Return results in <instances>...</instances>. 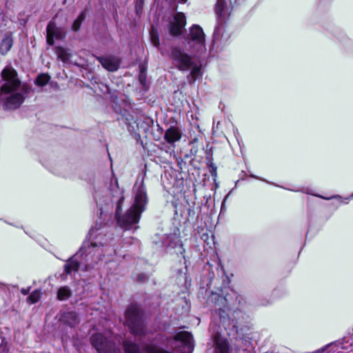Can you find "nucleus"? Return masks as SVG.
I'll use <instances>...</instances> for the list:
<instances>
[{"label":"nucleus","instance_id":"f257e3e1","mask_svg":"<svg viewBox=\"0 0 353 353\" xmlns=\"http://www.w3.org/2000/svg\"><path fill=\"white\" fill-rule=\"evenodd\" d=\"M105 243V235L101 224L92 227L79 250L65 263L64 272H77L81 265H84V271L92 268L101 259Z\"/></svg>","mask_w":353,"mask_h":353},{"label":"nucleus","instance_id":"f03ea898","mask_svg":"<svg viewBox=\"0 0 353 353\" xmlns=\"http://www.w3.org/2000/svg\"><path fill=\"white\" fill-rule=\"evenodd\" d=\"M134 203L126 212L121 216V205L124 201L123 190L118 185L117 181L112 183L110 192L112 202L116 204L115 217L119 225L125 229H130L139 223L141 213L145 210L148 196L143 179H137L133 186Z\"/></svg>","mask_w":353,"mask_h":353},{"label":"nucleus","instance_id":"7ed1b4c3","mask_svg":"<svg viewBox=\"0 0 353 353\" xmlns=\"http://www.w3.org/2000/svg\"><path fill=\"white\" fill-rule=\"evenodd\" d=\"M208 301L214 304L225 329L229 335L238 333V324L243 318V314L239 306L245 303L244 298L236 292L231 290L225 296H221L216 293H212Z\"/></svg>","mask_w":353,"mask_h":353},{"label":"nucleus","instance_id":"20e7f679","mask_svg":"<svg viewBox=\"0 0 353 353\" xmlns=\"http://www.w3.org/2000/svg\"><path fill=\"white\" fill-rule=\"evenodd\" d=\"M3 83L0 86V105L4 110L19 108L30 92L27 83H21L15 70L6 67L1 72Z\"/></svg>","mask_w":353,"mask_h":353},{"label":"nucleus","instance_id":"39448f33","mask_svg":"<svg viewBox=\"0 0 353 353\" xmlns=\"http://www.w3.org/2000/svg\"><path fill=\"white\" fill-rule=\"evenodd\" d=\"M121 336L113 334L110 329L97 332L90 337V343L98 353H121Z\"/></svg>","mask_w":353,"mask_h":353},{"label":"nucleus","instance_id":"423d86ee","mask_svg":"<svg viewBox=\"0 0 353 353\" xmlns=\"http://www.w3.org/2000/svg\"><path fill=\"white\" fill-rule=\"evenodd\" d=\"M170 59L173 65L181 71L190 70L188 75V81L192 84L202 75L201 66L197 64L191 56L185 52L178 47H173L171 49Z\"/></svg>","mask_w":353,"mask_h":353},{"label":"nucleus","instance_id":"0eeeda50","mask_svg":"<svg viewBox=\"0 0 353 353\" xmlns=\"http://www.w3.org/2000/svg\"><path fill=\"white\" fill-rule=\"evenodd\" d=\"M125 323L131 334L142 336L145 334L143 312L137 304H131L125 312Z\"/></svg>","mask_w":353,"mask_h":353},{"label":"nucleus","instance_id":"6e6552de","mask_svg":"<svg viewBox=\"0 0 353 353\" xmlns=\"http://www.w3.org/2000/svg\"><path fill=\"white\" fill-rule=\"evenodd\" d=\"M185 41L192 52L201 53L206 50L205 34L203 29L198 25H193L190 28Z\"/></svg>","mask_w":353,"mask_h":353},{"label":"nucleus","instance_id":"1a4fd4ad","mask_svg":"<svg viewBox=\"0 0 353 353\" xmlns=\"http://www.w3.org/2000/svg\"><path fill=\"white\" fill-rule=\"evenodd\" d=\"M186 24L185 16L183 12H177L170 22L169 31L172 36H179L183 33Z\"/></svg>","mask_w":353,"mask_h":353},{"label":"nucleus","instance_id":"9d476101","mask_svg":"<svg viewBox=\"0 0 353 353\" xmlns=\"http://www.w3.org/2000/svg\"><path fill=\"white\" fill-rule=\"evenodd\" d=\"M47 43L50 46H53L54 39H62L65 37V32L62 28L57 27L54 23L50 22L46 28Z\"/></svg>","mask_w":353,"mask_h":353},{"label":"nucleus","instance_id":"9b49d317","mask_svg":"<svg viewBox=\"0 0 353 353\" xmlns=\"http://www.w3.org/2000/svg\"><path fill=\"white\" fill-rule=\"evenodd\" d=\"M215 353H230L231 348L228 341L217 333L212 336Z\"/></svg>","mask_w":353,"mask_h":353},{"label":"nucleus","instance_id":"f8f14e48","mask_svg":"<svg viewBox=\"0 0 353 353\" xmlns=\"http://www.w3.org/2000/svg\"><path fill=\"white\" fill-rule=\"evenodd\" d=\"M215 12L217 16L218 24L215 28L214 32L218 33L220 30L221 26L225 22L228 15L224 0H217Z\"/></svg>","mask_w":353,"mask_h":353},{"label":"nucleus","instance_id":"ddd939ff","mask_svg":"<svg viewBox=\"0 0 353 353\" xmlns=\"http://www.w3.org/2000/svg\"><path fill=\"white\" fill-rule=\"evenodd\" d=\"M97 59L100 62L102 66L108 71L114 72L117 70L119 68L120 60L117 57H97Z\"/></svg>","mask_w":353,"mask_h":353},{"label":"nucleus","instance_id":"4468645a","mask_svg":"<svg viewBox=\"0 0 353 353\" xmlns=\"http://www.w3.org/2000/svg\"><path fill=\"white\" fill-rule=\"evenodd\" d=\"M182 130L176 126H170L168 128L164 134V139L168 143H174L181 139Z\"/></svg>","mask_w":353,"mask_h":353},{"label":"nucleus","instance_id":"2eb2a0df","mask_svg":"<svg viewBox=\"0 0 353 353\" xmlns=\"http://www.w3.org/2000/svg\"><path fill=\"white\" fill-rule=\"evenodd\" d=\"M59 321L71 327L76 326L79 323V318L74 312H66L61 314Z\"/></svg>","mask_w":353,"mask_h":353},{"label":"nucleus","instance_id":"dca6fc26","mask_svg":"<svg viewBox=\"0 0 353 353\" xmlns=\"http://www.w3.org/2000/svg\"><path fill=\"white\" fill-rule=\"evenodd\" d=\"M13 45V39L10 33L6 34L0 42V53L5 55L11 49Z\"/></svg>","mask_w":353,"mask_h":353},{"label":"nucleus","instance_id":"f3484780","mask_svg":"<svg viewBox=\"0 0 353 353\" xmlns=\"http://www.w3.org/2000/svg\"><path fill=\"white\" fill-rule=\"evenodd\" d=\"M168 240L169 241L168 244V248L176 249V254H183L185 249L183 248V244L181 239L174 235L168 236Z\"/></svg>","mask_w":353,"mask_h":353},{"label":"nucleus","instance_id":"a211bd4d","mask_svg":"<svg viewBox=\"0 0 353 353\" xmlns=\"http://www.w3.org/2000/svg\"><path fill=\"white\" fill-rule=\"evenodd\" d=\"M72 295V292L67 286L60 288L57 292V299L60 301H64L70 298Z\"/></svg>","mask_w":353,"mask_h":353},{"label":"nucleus","instance_id":"6ab92c4d","mask_svg":"<svg viewBox=\"0 0 353 353\" xmlns=\"http://www.w3.org/2000/svg\"><path fill=\"white\" fill-rule=\"evenodd\" d=\"M55 53L57 54L58 58L61 60L63 62H68L70 59V54L63 47H56L55 49Z\"/></svg>","mask_w":353,"mask_h":353},{"label":"nucleus","instance_id":"aec40b11","mask_svg":"<svg viewBox=\"0 0 353 353\" xmlns=\"http://www.w3.org/2000/svg\"><path fill=\"white\" fill-rule=\"evenodd\" d=\"M150 37L151 43L153 44V46L156 48H159L160 45L159 32L157 29L154 26H152L150 30Z\"/></svg>","mask_w":353,"mask_h":353},{"label":"nucleus","instance_id":"412c9836","mask_svg":"<svg viewBox=\"0 0 353 353\" xmlns=\"http://www.w3.org/2000/svg\"><path fill=\"white\" fill-rule=\"evenodd\" d=\"M50 77L49 75L46 74H40L35 79L34 83L37 85L41 87L46 85L50 81Z\"/></svg>","mask_w":353,"mask_h":353},{"label":"nucleus","instance_id":"4be33fe9","mask_svg":"<svg viewBox=\"0 0 353 353\" xmlns=\"http://www.w3.org/2000/svg\"><path fill=\"white\" fill-rule=\"evenodd\" d=\"M86 14L85 11L81 12L77 19L74 21L72 24V30L74 31H78L81 27L82 22L85 20Z\"/></svg>","mask_w":353,"mask_h":353},{"label":"nucleus","instance_id":"5701e85b","mask_svg":"<svg viewBox=\"0 0 353 353\" xmlns=\"http://www.w3.org/2000/svg\"><path fill=\"white\" fill-rule=\"evenodd\" d=\"M41 292L39 290H34L30 296L28 297V301L30 303H37L40 297H41Z\"/></svg>","mask_w":353,"mask_h":353},{"label":"nucleus","instance_id":"b1692460","mask_svg":"<svg viewBox=\"0 0 353 353\" xmlns=\"http://www.w3.org/2000/svg\"><path fill=\"white\" fill-rule=\"evenodd\" d=\"M208 167L210 169V172L213 176L216 175V167L213 163H208Z\"/></svg>","mask_w":353,"mask_h":353},{"label":"nucleus","instance_id":"393cba45","mask_svg":"<svg viewBox=\"0 0 353 353\" xmlns=\"http://www.w3.org/2000/svg\"><path fill=\"white\" fill-rule=\"evenodd\" d=\"M30 292V288H27V289H25V288H22L21 290V292L23 294V295H27Z\"/></svg>","mask_w":353,"mask_h":353},{"label":"nucleus","instance_id":"a878e982","mask_svg":"<svg viewBox=\"0 0 353 353\" xmlns=\"http://www.w3.org/2000/svg\"><path fill=\"white\" fill-rule=\"evenodd\" d=\"M324 199H327V200L328 199H339L341 201V202H342V200H343L342 198L340 196H339V195H335V196H333L332 197L324 198Z\"/></svg>","mask_w":353,"mask_h":353},{"label":"nucleus","instance_id":"bb28decb","mask_svg":"<svg viewBox=\"0 0 353 353\" xmlns=\"http://www.w3.org/2000/svg\"><path fill=\"white\" fill-rule=\"evenodd\" d=\"M145 279V274H140L138 276V280L139 281H143Z\"/></svg>","mask_w":353,"mask_h":353},{"label":"nucleus","instance_id":"cd10ccee","mask_svg":"<svg viewBox=\"0 0 353 353\" xmlns=\"http://www.w3.org/2000/svg\"><path fill=\"white\" fill-rule=\"evenodd\" d=\"M143 1V0H137V8H138L139 6H141Z\"/></svg>","mask_w":353,"mask_h":353},{"label":"nucleus","instance_id":"c85d7f7f","mask_svg":"<svg viewBox=\"0 0 353 353\" xmlns=\"http://www.w3.org/2000/svg\"><path fill=\"white\" fill-rule=\"evenodd\" d=\"M139 78H140V81H141V82H143V78H144V74H143V71H141V74H140Z\"/></svg>","mask_w":353,"mask_h":353},{"label":"nucleus","instance_id":"c756f323","mask_svg":"<svg viewBox=\"0 0 353 353\" xmlns=\"http://www.w3.org/2000/svg\"><path fill=\"white\" fill-rule=\"evenodd\" d=\"M353 197V194L348 198L345 199V200H349L350 199H352Z\"/></svg>","mask_w":353,"mask_h":353},{"label":"nucleus","instance_id":"7c9ffc66","mask_svg":"<svg viewBox=\"0 0 353 353\" xmlns=\"http://www.w3.org/2000/svg\"><path fill=\"white\" fill-rule=\"evenodd\" d=\"M187 0H179L180 3H185Z\"/></svg>","mask_w":353,"mask_h":353}]
</instances>
